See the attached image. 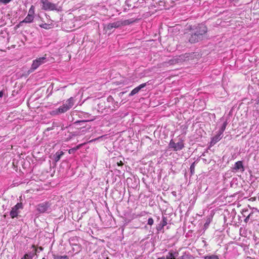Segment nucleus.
Segmentation results:
<instances>
[{
    "instance_id": "f257e3e1",
    "label": "nucleus",
    "mask_w": 259,
    "mask_h": 259,
    "mask_svg": "<svg viewBox=\"0 0 259 259\" xmlns=\"http://www.w3.org/2000/svg\"><path fill=\"white\" fill-rule=\"evenodd\" d=\"M189 41L194 44L207 38V28L204 24H199L191 30Z\"/></svg>"
},
{
    "instance_id": "1a4fd4ad",
    "label": "nucleus",
    "mask_w": 259,
    "mask_h": 259,
    "mask_svg": "<svg viewBox=\"0 0 259 259\" xmlns=\"http://www.w3.org/2000/svg\"><path fill=\"white\" fill-rule=\"evenodd\" d=\"M146 83H142L133 89L129 94V96H133L137 94L142 89L145 87Z\"/></svg>"
},
{
    "instance_id": "ddd939ff",
    "label": "nucleus",
    "mask_w": 259,
    "mask_h": 259,
    "mask_svg": "<svg viewBox=\"0 0 259 259\" xmlns=\"http://www.w3.org/2000/svg\"><path fill=\"white\" fill-rule=\"evenodd\" d=\"M178 254V252L170 251L168 253L165 259H175Z\"/></svg>"
},
{
    "instance_id": "a211bd4d",
    "label": "nucleus",
    "mask_w": 259,
    "mask_h": 259,
    "mask_svg": "<svg viewBox=\"0 0 259 259\" xmlns=\"http://www.w3.org/2000/svg\"><path fill=\"white\" fill-rule=\"evenodd\" d=\"M53 258L54 259H69L67 255H53Z\"/></svg>"
},
{
    "instance_id": "423d86ee",
    "label": "nucleus",
    "mask_w": 259,
    "mask_h": 259,
    "mask_svg": "<svg viewBox=\"0 0 259 259\" xmlns=\"http://www.w3.org/2000/svg\"><path fill=\"white\" fill-rule=\"evenodd\" d=\"M23 208V204L22 202L17 203L12 208L10 215L12 219L17 217L20 212V210Z\"/></svg>"
},
{
    "instance_id": "c9c22d12",
    "label": "nucleus",
    "mask_w": 259,
    "mask_h": 259,
    "mask_svg": "<svg viewBox=\"0 0 259 259\" xmlns=\"http://www.w3.org/2000/svg\"><path fill=\"white\" fill-rule=\"evenodd\" d=\"M51 130H52V128H48L47 129V131H50Z\"/></svg>"
},
{
    "instance_id": "ea45409f",
    "label": "nucleus",
    "mask_w": 259,
    "mask_h": 259,
    "mask_svg": "<svg viewBox=\"0 0 259 259\" xmlns=\"http://www.w3.org/2000/svg\"><path fill=\"white\" fill-rule=\"evenodd\" d=\"M21 259H22V258Z\"/></svg>"
},
{
    "instance_id": "aec40b11",
    "label": "nucleus",
    "mask_w": 259,
    "mask_h": 259,
    "mask_svg": "<svg viewBox=\"0 0 259 259\" xmlns=\"http://www.w3.org/2000/svg\"><path fill=\"white\" fill-rule=\"evenodd\" d=\"M87 121V120H77L74 122V124L76 125H80L82 126L83 127H84L85 126L84 124Z\"/></svg>"
},
{
    "instance_id": "4c0bfd02",
    "label": "nucleus",
    "mask_w": 259,
    "mask_h": 259,
    "mask_svg": "<svg viewBox=\"0 0 259 259\" xmlns=\"http://www.w3.org/2000/svg\"><path fill=\"white\" fill-rule=\"evenodd\" d=\"M202 156H204V153H203Z\"/></svg>"
},
{
    "instance_id": "473e14b6",
    "label": "nucleus",
    "mask_w": 259,
    "mask_h": 259,
    "mask_svg": "<svg viewBox=\"0 0 259 259\" xmlns=\"http://www.w3.org/2000/svg\"><path fill=\"white\" fill-rule=\"evenodd\" d=\"M202 160H203V161L204 162H207V160H206V159H205V158H202Z\"/></svg>"
},
{
    "instance_id": "9d476101",
    "label": "nucleus",
    "mask_w": 259,
    "mask_h": 259,
    "mask_svg": "<svg viewBox=\"0 0 259 259\" xmlns=\"http://www.w3.org/2000/svg\"><path fill=\"white\" fill-rule=\"evenodd\" d=\"M233 170L237 171L238 170H240L241 171H243L244 170V166L243 165V162L242 161H238L236 162L234 166L233 167Z\"/></svg>"
},
{
    "instance_id": "393cba45",
    "label": "nucleus",
    "mask_w": 259,
    "mask_h": 259,
    "mask_svg": "<svg viewBox=\"0 0 259 259\" xmlns=\"http://www.w3.org/2000/svg\"><path fill=\"white\" fill-rule=\"evenodd\" d=\"M80 147V145L77 146L76 147L71 148L69 150L68 152L69 154L74 153L77 150H78Z\"/></svg>"
},
{
    "instance_id": "f03ea898",
    "label": "nucleus",
    "mask_w": 259,
    "mask_h": 259,
    "mask_svg": "<svg viewBox=\"0 0 259 259\" xmlns=\"http://www.w3.org/2000/svg\"><path fill=\"white\" fill-rule=\"evenodd\" d=\"M74 104V100L73 98L71 97L68 99L65 103L59 107L56 110L53 111L55 114L64 113L71 109Z\"/></svg>"
},
{
    "instance_id": "f704fd0d",
    "label": "nucleus",
    "mask_w": 259,
    "mask_h": 259,
    "mask_svg": "<svg viewBox=\"0 0 259 259\" xmlns=\"http://www.w3.org/2000/svg\"><path fill=\"white\" fill-rule=\"evenodd\" d=\"M157 259H165V257L164 256H162V257H159Z\"/></svg>"
},
{
    "instance_id": "f8f14e48",
    "label": "nucleus",
    "mask_w": 259,
    "mask_h": 259,
    "mask_svg": "<svg viewBox=\"0 0 259 259\" xmlns=\"http://www.w3.org/2000/svg\"><path fill=\"white\" fill-rule=\"evenodd\" d=\"M34 16L28 15L21 23H30L33 22Z\"/></svg>"
},
{
    "instance_id": "39448f33",
    "label": "nucleus",
    "mask_w": 259,
    "mask_h": 259,
    "mask_svg": "<svg viewBox=\"0 0 259 259\" xmlns=\"http://www.w3.org/2000/svg\"><path fill=\"white\" fill-rule=\"evenodd\" d=\"M127 24L126 21H117L113 23H110L106 25L105 29L106 31H111L113 28H117L121 26Z\"/></svg>"
},
{
    "instance_id": "7ed1b4c3",
    "label": "nucleus",
    "mask_w": 259,
    "mask_h": 259,
    "mask_svg": "<svg viewBox=\"0 0 259 259\" xmlns=\"http://www.w3.org/2000/svg\"><path fill=\"white\" fill-rule=\"evenodd\" d=\"M40 3L42 4L41 9L45 11L58 10L56 4L52 3L49 0H40Z\"/></svg>"
},
{
    "instance_id": "b1692460",
    "label": "nucleus",
    "mask_w": 259,
    "mask_h": 259,
    "mask_svg": "<svg viewBox=\"0 0 259 259\" xmlns=\"http://www.w3.org/2000/svg\"><path fill=\"white\" fill-rule=\"evenodd\" d=\"M51 25L47 23H42L41 24L39 25V26L41 28H44L45 29H49L51 28L50 27Z\"/></svg>"
},
{
    "instance_id": "5701e85b",
    "label": "nucleus",
    "mask_w": 259,
    "mask_h": 259,
    "mask_svg": "<svg viewBox=\"0 0 259 259\" xmlns=\"http://www.w3.org/2000/svg\"><path fill=\"white\" fill-rule=\"evenodd\" d=\"M195 166V162H194L190 166V170L191 175H193L194 174Z\"/></svg>"
},
{
    "instance_id": "9b49d317",
    "label": "nucleus",
    "mask_w": 259,
    "mask_h": 259,
    "mask_svg": "<svg viewBox=\"0 0 259 259\" xmlns=\"http://www.w3.org/2000/svg\"><path fill=\"white\" fill-rule=\"evenodd\" d=\"M223 133L219 132L218 133L211 139V144H215L218 141H219L222 138Z\"/></svg>"
},
{
    "instance_id": "c756f323",
    "label": "nucleus",
    "mask_w": 259,
    "mask_h": 259,
    "mask_svg": "<svg viewBox=\"0 0 259 259\" xmlns=\"http://www.w3.org/2000/svg\"><path fill=\"white\" fill-rule=\"evenodd\" d=\"M105 104V102L104 101H101L98 104V107L100 109L102 108V107H103V104Z\"/></svg>"
},
{
    "instance_id": "72a5a7b5",
    "label": "nucleus",
    "mask_w": 259,
    "mask_h": 259,
    "mask_svg": "<svg viewBox=\"0 0 259 259\" xmlns=\"http://www.w3.org/2000/svg\"><path fill=\"white\" fill-rule=\"evenodd\" d=\"M209 223V222H206V223L205 224V225H205V226L208 225Z\"/></svg>"
},
{
    "instance_id": "4be33fe9",
    "label": "nucleus",
    "mask_w": 259,
    "mask_h": 259,
    "mask_svg": "<svg viewBox=\"0 0 259 259\" xmlns=\"http://www.w3.org/2000/svg\"><path fill=\"white\" fill-rule=\"evenodd\" d=\"M227 124H228V122L227 121H225L222 127H221L220 130H219V132L222 133H223V132H224V131L225 130L226 128V126L227 125Z\"/></svg>"
},
{
    "instance_id": "c85d7f7f",
    "label": "nucleus",
    "mask_w": 259,
    "mask_h": 259,
    "mask_svg": "<svg viewBox=\"0 0 259 259\" xmlns=\"http://www.w3.org/2000/svg\"><path fill=\"white\" fill-rule=\"evenodd\" d=\"M12 0H0V3L4 4L9 3Z\"/></svg>"
},
{
    "instance_id": "dca6fc26",
    "label": "nucleus",
    "mask_w": 259,
    "mask_h": 259,
    "mask_svg": "<svg viewBox=\"0 0 259 259\" xmlns=\"http://www.w3.org/2000/svg\"><path fill=\"white\" fill-rule=\"evenodd\" d=\"M35 255V252H31L29 253H27L24 255L22 259H32Z\"/></svg>"
},
{
    "instance_id": "7c9ffc66",
    "label": "nucleus",
    "mask_w": 259,
    "mask_h": 259,
    "mask_svg": "<svg viewBox=\"0 0 259 259\" xmlns=\"http://www.w3.org/2000/svg\"><path fill=\"white\" fill-rule=\"evenodd\" d=\"M117 164L118 166H121L123 164V162L121 160L119 162H117Z\"/></svg>"
},
{
    "instance_id": "6e6552de",
    "label": "nucleus",
    "mask_w": 259,
    "mask_h": 259,
    "mask_svg": "<svg viewBox=\"0 0 259 259\" xmlns=\"http://www.w3.org/2000/svg\"><path fill=\"white\" fill-rule=\"evenodd\" d=\"M169 147L172 148L174 151H177L182 150L184 147V145L182 141L176 143L172 140H171L169 143Z\"/></svg>"
},
{
    "instance_id": "e433bc0d",
    "label": "nucleus",
    "mask_w": 259,
    "mask_h": 259,
    "mask_svg": "<svg viewBox=\"0 0 259 259\" xmlns=\"http://www.w3.org/2000/svg\"><path fill=\"white\" fill-rule=\"evenodd\" d=\"M160 228V226H158V228H157V230H159L160 229V228ZM160 229H161V228H160Z\"/></svg>"
},
{
    "instance_id": "412c9836",
    "label": "nucleus",
    "mask_w": 259,
    "mask_h": 259,
    "mask_svg": "<svg viewBox=\"0 0 259 259\" xmlns=\"http://www.w3.org/2000/svg\"><path fill=\"white\" fill-rule=\"evenodd\" d=\"M167 219L166 217H163L162 222H161L160 225L161 226V228H162L165 226L167 225Z\"/></svg>"
},
{
    "instance_id": "58836bf2",
    "label": "nucleus",
    "mask_w": 259,
    "mask_h": 259,
    "mask_svg": "<svg viewBox=\"0 0 259 259\" xmlns=\"http://www.w3.org/2000/svg\"><path fill=\"white\" fill-rule=\"evenodd\" d=\"M42 259H46L45 257H43Z\"/></svg>"
},
{
    "instance_id": "20e7f679",
    "label": "nucleus",
    "mask_w": 259,
    "mask_h": 259,
    "mask_svg": "<svg viewBox=\"0 0 259 259\" xmlns=\"http://www.w3.org/2000/svg\"><path fill=\"white\" fill-rule=\"evenodd\" d=\"M51 203L46 201L38 204L36 209L39 213H49L51 211Z\"/></svg>"
},
{
    "instance_id": "2eb2a0df",
    "label": "nucleus",
    "mask_w": 259,
    "mask_h": 259,
    "mask_svg": "<svg viewBox=\"0 0 259 259\" xmlns=\"http://www.w3.org/2000/svg\"><path fill=\"white\" fill-rule=\"evenodd\" d=\"M194 257L190 254L189 253H187L186 252L184 253V254L179 256V259H194Z\"/></svg>"
},
{
    "instance_id": "cd10ccee",
    "label": "nucleus",
    "mask_w": 259,
    "mask_h": 259,
    "mask_svg": "<svg viewBox=\"0 0 259 259\" xmlns=\"http://www.w3.org/2000/svg\"><path fill=\"white\" fill-rule=\"evenodd\" d=\"M154 223V220L152 218H149L148 220V225H152Z\"/></svg>"
},
{
    "instance_id": "f3484780",
    "label": "nucleus",
    "mask_w": 259,
    "mask_h": 259,
    "mask_svg": "<svg viewBox=\"0 0 259 259\" xmlns=\"http://www.w3.org/2000/svg\"><path fill=\"white\" fill-rule=\"evenodd\" d=\"M34 14H35V7L34 6L32 5L28 11V15L34 16Z\"/></svg>"
},
{
    "instance_id": "2f4dec72",
    "label": "nucleus",
    "mask_w": 259,
    "mask_h": 259,
    "mask_svg": "<svg viewBox=\"0 0 259 259\" xmlns=\"http://www.w3.org/2000/svg\"><path fill=\"white\" fill-rule=\"evenodd\" d=\"M4 95V92L3 91L0 92V97H2Z\"/></svg>"
},
{
    "instance_id": "0eeeda50",
    "label": "nucleus",
    "mask_w": 259,
    "mask_h": 259,
    "mask_svg": "<svg viewBox=\"0 0 259 259\" xmlns=\"http://www.w3.org/2000/svg\"><path fill=\"white\" fill-rule=\"evenodd\" d=\"M46 62V57H42L37 58L33 61L31 67L29 70V73L32 72L35 69H36L40 65Z\"/></svg>"
},
{
    "instance_id": "bb28decb",
    "label": "nucleus",
    "mask_w": 259,
    "mask_h": 259,
    "mask_svg": "<svg viewBox=\"0 0 259 259\" xmlns=\"http://www.w3.org/2000/svg\"><path fill=\"white\" fill-rule=\"evenodd\" d=\"M107 102L108 103H112L113 102H114V99L111 96H109L107 98Z\"/></svg>"
},
{
    "instance_id": "6ab92c4d",
    "label": "nucleus",
    "mask_w": 259,
    "mask_h": 259,
    "mask_svg": "<svg viewBox=\"0 0 259 259\" xmlns=\"http://www.w3.org/2000/svg\"><path fill=\"white\" fill-rule=\"evenodd\" d=\"M174 60L176 63L182 62V61H184V56L183 55L180 56L178 57L175 58Z\"/></svg>"
},
{
    "instance_id": "4468645a",
    "label": "nucleus",
    "mask_w": 259,
    "mask_h": 259,
    "mask_svg": "<svg viewBox=\"0 0 259 259\" xmlns=\"http://www.w3.org/2000/svg\"><path fill=\"white\" fill-rule=\"evenodd\" d=\"M63 151H58L54 155V160L55 162H58L61 158V156L64 155Z\"/></svg>"
},
{
    "instance_id": "a878e982",
    "label": "nucleus",
    "mask_w": 259,
    "mask_h": 259,
    "mask_svg": "<svg viewBox=\"0 0 259 259\" xmlns=\"http://www.w3.org/2000/svg\"><path fill=\"white\" fill-rule=\"evenodd\" d=\"M205 259H219V257L215 255L204 256Z\"/></svg>"
}]
</instances>
